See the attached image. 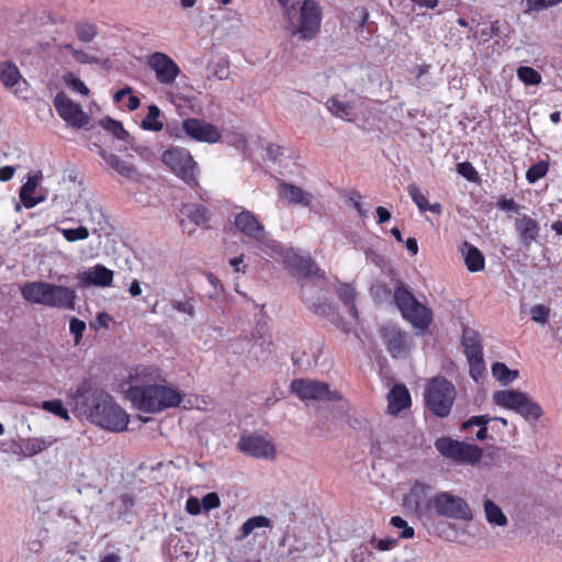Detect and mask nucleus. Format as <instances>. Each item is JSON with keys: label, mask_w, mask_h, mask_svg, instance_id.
Here are the masks:
<instances>
[{"label": "nucleus", "mask_w": 562, "mask_h": 562, "mask_svg": "<svg viewBox=\"0 0 562 562\" xmlns=\"http://www.w3.org/2000/svg\"><path fill=\"white\" fill-rule=\"evenodd\" d=\"M74 59L80 64H92L97 61V58L93 56H90L82 49L74 50L72 55Z\"/></svg>", "instance_id": "60"}, {"label": "nucleus", "mask_w": 562, "mask_h": 562, "mask_svg": "<svg viewBox=\"0 0 562 562\" xmlns=\"http://www.w3.org/2000/svg\"><path fill=\"white\" fill-rule=\"evenodd\" d=\"M549 169V164L547 161H540L533 166H531L526 172V179L529 183H535L539 179L543 178Z\"/></svg>", "instance_id": "44"}, {"label": "nucleus", "mask_w": 562, "mask_h": 562, "mask_svg": "<svg viewBox=\"0 0 562 562\" xmlns=\"http://www.w3.org/2000/svg\"><path fill=\"white\" fill-rule=\"evenodd\" d=\"M381 338L393 358L405 357L411 349L409 336L394 325H384L380 329Z\"/></svg>", "instance_id": "15"}, {"label": "nucleus", "mask_w": 562, "mask_h": 562, "mask_svg": "<svg viewBox=\"0 0 562 562\" xmlns=\"http://www.w3.org/2000/svg\"><path fill=\"white\" fill-rule=\"evenodd\" d=\"M458 172L462 175L464 178L472 180L475 173L473 166L470 162H461L457 167Z\"/></svg>", "instance_id": "61"}, {"label": "nucleus", "mask_w": 562, "mask_h": 562, "mask_svg": "<svg viewBox=\"0 0 562 562\" xmlns=\"http://www.w3.org/2000/svg\"><path fill=\"white\" fill-rule=\"evenodd\" d=\"M100 124L104 130L111 132L117 139L127 140L130 134L125 131L121 122L106 117L101 120Z\"/></svg>", "instance_id": "41"}, {"label": "nucleus", "mask_w": 562, "mask_h": 562, "mask_svg": "<svg viewBox=\"0 0 562 562\" xmlns=\"http://www.w3.org/2000/svg\"><path fill=\"white\" fill-rule=\"evenodd\" d=\"M491 420H492V417H490L488 415L473 416L462 424V428L469 429L472 426L486 427V425Z\"/></svg>", "instance_id": "56"}, {"label": "nucleus", "mask_w": 562, "mask_h": 562, "mask_svg": "<svg viewBox=\"0 0 562 562\" xmlns=\"http://www.w3.org/2000/svg\"><path fill=\"white\" fill-rule=\"evenodd\" d=\"M493 402L504 408L515 411L526 420L537 422L542 409L527 393L518 390H501L493 394Z\"/></svg>", "instance_id": "7"}, {"label": "nucleus", "mask_w": 562, "mask_h": 562, "mask_svg": "<svg viewBox=\"0 0 562 562\" xmlns=\"http://www.w3.org/2000/svg\"><path fill=\"white\" fill-rule=\"evenodd\" d=\"M562 2V0H526V12L541 11L554 7Z\"/></svg>", "instance_id": "49"}, {"label": "nucleus", "mask_w": 562, "mask_h": 562, "mask_svg": "<svg viewBox=\"0 0 562 562\" xmlns=\"http://www.w3.org/2000/svg\"><path fill=\"white\" fill-rule=\"evenodd\" d=\"M284 263L301 276L311 277L318 272L316 263L310 257H303L293 250L283 254Z\"/></svg>", "instance_id": "22"}, {"label": "nucleus", "mask_w": 562, "mask_h": 562, "mask_svg": "<svg viewBox=\"0 0 562 562\" xmlns=\"http://www.w3.org/2000/svg\"><path fill=\"white\" fill-rule=\"evenodd\" d=\"M15 168L12 166H5L0 168V181H9L13 178Z\"/></svg>", "instance_id": "63"}, {"label": "nucleus", "mask_w": 562, "mask_h": 562, "mask_svg": "<svg viewBox=\"0 0 562 562\" xmlns=\"http://www.w3.org/2000/svg\"><path fill=\"white\" fill-rule=\"evenodd\" d=\"M279 194L286 203L300 204L303 206L310 205L313 199L311 193L305 192L297 186L284 181H280L279 183Z\"/></svg>", "instance_id": "26"}, {"label": "nucleus", "mask_w": 562, "mask_h": 562, "mask_svg": "<svg viewBox=\"0 0 562 562\" xmlns=\"http://www.w3.org/2000/svg\"><path fill=\"white\" fill-rule=\"evenodd\" d=\"M393 299L402 316L414 328L424 331L429 327L432 322V312L418 302L415 295L402 282H397Z\"/></svg>", "instance_id": "4"}, {"label": "nucleus", "mask_w": 562, "mask_h": 562, "mask_svg": "<svg viewBox=\"0 0 562 562\" xmlns=\"http://www.w3.org/2000/svg\"><path fill=\"white\" fill-rule=\"evenodd\" d=\"M201 502H202V507L206 512H209L211 509H215V508L220 507V505H221L220 497H218L217 493H215V492H211V493H207L206 495H204L203 498L201 499Z\"/></svg>", "instance_id": "54"}, {"label": "nucleus", "mask_w": 562, "mask_h": 562, "mask_svg": "<svg viewBox=\"0 0 562 562\" xmlns=\"http://www.w3.org/2000/svg\"><path fill=\"white\" fill-rule=\"evenodd\" d=\"M468 361L470 364V374L475 381H477L485 372L483 355L479 357H470L468 358Z\"/></svg>", "instance_id": "47"}, {"label": "nucleus", "mask_w": 562, "mask_h": 562, "mask_svg": "<svg viewBox=\"0 0 562 562\" xmlns=\"http://www.w3.org/2000/svg\"><path fill=\"white\" fill-rule=\"evenodd\" d=\"M125 393L132 404L145 413L177 407L182 401V395L176 389L162 383L130 386Z\"/></svg>", "instance_id": "3"}, {"label": "nucleus", "mask_w": 562, "mask_h": 562, "mask_svg": "<svg viewBox=\"0 0 562 562\" xmlns=\"http://www.w3.org/2000/svg\"><path fill=\"white\" fill-rule=\"evenodd\" d=\"M549 314L550 308L542 304L535 305L530 310L531 319L538 324H546L548 322Z\"/></svg>", "instance_id": "50"}, {"label": "nucleus", "mask_w": 562, "mask_h": 562, "mask_svg": "<svg viewBox=\"0 0 562 562\" xmlns=\"http://www.w3.org/2000/svg\"><path fill=\"white\" fill-rule=\"evenodd\" d=\"M348 199L350 202H352V205L358 211L359 215L362 217H366L367 211L363 210V207L360 203V199H361L360 193L358 191H351L348 195Z\"/></svg>", "instance_id": "58"}, {"label": "nucleus", "mask_w": 562, "mask_h": 562, "mask_svg": "<svg viewBox=\"0 0 562 562\" xmlns=\"http://www.w3.org/2000/svg\"><path fill=\"white\" fill-rule=\"evenodd\" d=\"M162 162L190 187L198 186V164L189 150L180 147L166 149L161 156Z\"/></svg>", "instance_id": "8"}, {"label": "nucleus", "mask_w": 562, "mask_h": 562, "mask_svg": "<svg viewBox=\"0 0 562 562\" xmlns=\"http://www.w3.org/2000/svg\"><path fill=\"white\" fill-rule=\"evenodd\" d=\"M48 284L43 281L27 282L22 286L21 294L30 303L45 305Z\"/></svg>", "instance_id": "29"}, {"label": "nucleus", "mask_w": 562, "mask_h": 562, "mask_svg": "<svg viewBox=\"0 0 562 562\" xmlns=\"http://www.w3.org/2000/svg\"><path fill=\"white\" fill-rule=\"evenodd\" d=\"M456 395L454 385L442 376L432 378L424 393L427 408L439 418H446L450 414Z\"/></svg>", "instance_id": "5"}, {"label": "nucleus", "mask_w": 562, "mask_h": 562, "mask_svg": "<svg viewBox=\"0 0 562 562\" xmlns=\"http://www.w3.org/2000/svg\"><path fill=\"white\" fill-rule=\"evenodd\" d=\"M387 412L391 415L398 414L411 404V395L405 385L396 384L387 395Z\"/></svg>", "instance_id": "27"}, {"label": "nucleus", "mask_w": 562, "mask_h": 562, "mask_svg": "<svg viewBox=\"0 0 562 562\" xmlns=\"http://www.w3.org/2000/svg\"><path fill=\"white\" fill-rule=\"evenodd\" d=\"M339 299L349 307V313L358 318V310L355 304L357 292L350 284H341L337 289Z\"/></svg>", "instance_id": "35"}, {"label": "nucleus", "mask_w": 562, "mask_h": 562, "mask_svg": "<svg viewBox=\"0 0 562 562\" xmlns=\"http://www.w3.org/2000/svg\"><path fill=\"white\" fill-rule=\"evenodd\" d=\"M515 229L518 233L520 245L526 248L536 241L539 235L538 223L527 215H522L515 220Z\"/></svg>", "instance_id": "23"}, {"label": "nucleus", "mask_w": 562, "mask_h": 562, "mask_svg": "<svg viewBox=\"0 0 562 562\" xmlns=\"http://www.w3.org/2000/svg\"><path fill=\"white\" fill-rule=\"evenodd\" d=\"M269 526H270V519H268L267 517H265V516L251 517L243 524V526L240 528V532H241L240 538L241 539L247 538L257 528L269 527Z\"/></svg>", "instance_id": "40"}, {"label": "nucleus", "mask_w": 562, "mask_h": 562, "mask_svg": "<svg viewBox=\"0 0 562 562\" xmlns=\"http://www.w3.org/2000/svg\"><path fill=\"white\" fill-rule=\"evenodd\" d=\"M160 115V110L157 105H149L148 106V113L146 117L142 121V127L144 130L148 131H161L162 130V123L158 121V117Z\"/></svg>", "instance_id": "39"}, {"label": "nucleus", "mask_w": 562, "mask_h": 562, "mask_svg": "<svg viewBox=\"0 0 562 562\" xmlns=\"http://www.w3.org/2000/svg\"><path fill=\"white\" fill-rule=\"evenodd\" d=\"M483 509L488 524L497 527H505L508 525L506 515L502 508L492 499L484 501Z\"/></svg>", "instance_id": "33"}, {"label": "nucleus", "mask_w": 562, "mask_h": 562, "mask_svg": "<svg viewBox=\"0 0 562 562\" xmlns=\"http://www.w3.org/2000/svg\"><path fill=\"white\" fill-rule=\"evenodd\" d=\"M407 191L414 203L419 209V211L426 212V207L429 202L427 201L426 196L422 193L420 189L415 183H411L407 187Z\"/></svg>", "instance_id": "46"}, {"label": "nucleus", "mask_w": 562, "mask_h": 562, "mask_svg": "<svg viewBox=\"0 0 562 562\" xmlns=\"http://www.w3.org/2000/svg\"><path fill=\"white\" fill-rule=\"evenodd\" d=\"M75 33L80 42L90 43L98 35V29L94 24L88 22H77Z\"/></svg>", "instance_id": "38"}, {"label": "nucleus", "mask_w": 562, "mask_h": 562, "mask_svg": "<svg viewBox=\"0 0 562 562\" xmlns=\"http://www.w3.org/2000/svg\"><path fill=\"white\" fill-rule=\"evenodd\" d=\"M42 407L45 411L65 419V420L69 419V414H68L67 409L64 407L63 403L58 400L45 401V402H43Z\"/></svg>", "instance_id": "45"}, {"label": "nucleus", "mask_w": 562, "mask_h": 562, "mask_svg": "<svg viewBox=\"0 0 562 562\" xmlns=\"http://www.w3.org/2000/svg\"><path fill=\"white\" fill-rule=\"evenodd\" d=\"M283 9L284 29L292 37L310 42L319 32L322 10L315 0H304L297 9L295 0H278Z\"/></svg>", "instance_id": "2"}, {"label": "nucleus", "mask_w": 562, "mask_h": 562, "mask_svg": "<svg viewBox=\"0 0 562 562\" xmlns=\"http://www.w3.org/2000/svg\"><path fill=\"white\" fill-rule=\"evenodd\" d=\"M0 82L15 95L21 92V86H27L16 65L10 60L0 61Z\"/></svg>", "instance_id": "21"}, {"label": "nucleus", "mask_w": 562, "mask_h": 562, "mask_svg": "<svg viewBox=\"0 0 562 562\" xmlns=\"http://www.w3.org/2000/svg\"><path fill=\"white\" fill-rule=\"evenodd\" d=\"M493 376L503 384L513 382L518 375V370H510L503 362H496L492 367Z\"/></svg>", "instance_id": "37"}, {"label": "nucleus", "mask_w": 562, "mask_h": 562, "mask_svg": "<svg viewBox=\"0 0 562 562\" xmlns=\"http://www.w3.org/2000/svg\"><path fill=\"white\" fill-rule=\"evenodd\" d=\"M371 294L375 299L389 297L391 294V290L386 284L378 282L371 286Z\"/></svg>", "instance_id": "57"}, {"label": "nucleus", "mask_w": 562, "mask_h": 562, "mask_svg": "<svg viewBox=\"0 0 562 562\" xmlns=\"http://www.w3.org/2000/svg\"><path fill=\"white\" fill-rule=\"evenodd\" d=\"M431 487L427 484L415 483L409 493L404 498V505L407 509L418 517L430 518L432 515V497H429Z\"/></svg>", "instance_id": "13"}, {"label": "nucleus", "mask_w": 562, "mask_h": 562, "mask_svg": "<svg viewBox=\"0 0 562 562\" xmlns=\"http://www.w3.org/2000/svg\"><path fill=\"white\" fill-rule=\"evenodd\" d=\"M187 220L198 226L205 225L210 220L209 211L205 206L200 204H183L180 210L179 224L183 231H187Z\"/></svg>", "instance_id": "25"}, {"label": "nucleus", "mask_w": 562, "mask_h": 562, "mask_svg": "<svg viewBox=\"0 0 562 562\" xmlns=\"http://www.w3.org/2000/svg\"><path fill=\"white\" fill-rule=\"evenodd\" d=\"M56 441L57 439L50 436L46 438H30L22 446L16 447L20 448L22 456L32 457L44 451Z\"/></svg>", "instance_id": "31"}, {"label": "nucleus", "mask_w": 562, "mask_h": 562, "mask_svg": "<svg viewBox=\"0 0 562 562\" xmlns=\"http://www.w3.org/2000/svg\"><path fill=\"white\" fill-rule=\"evenodd\" d=\"M517 76L526 85H538L541 81V75L536 69L528 66L519 67Z\"/></svg>", "instance_id": "43"}, {"label": "nucleus", "mask_w": 562, "mask_h": 562, "mask_svg": "<svg viewBox=\"0 0 562 562\" xmlns=\"http://www.w3.org/2000/svg\"><path fill=\"white\" fill-rule=\"evenodd\" d=\"M75 409L86 415L94 425L121 432L127 429L128 415L110 395L92 389L83 381L69 394Z\"/></svg>", "instance_id": "1"}, {"label": "nucleus", "mask_w": 562, "mask_h": 562, "mask_svg": "<svg viewBox=\"0 0 562 562\" xmlns=\"http://www.w3.org/2000/svg\"><path fill=\"white\" fill-rule=\"evenodd\" d=\"M432 513L446 518L470 521L472 510L464 498L449 492H441L432 497Z\"/></svg>", "instance_id": "10"}, {"label": "nucleus", "mask_w": 562, "mask_h": 562, "mask_svg": "<svg viewBox=\"0 0 562 562\" xmlns=\"http://www.w3.org/2000/svg\"><path fill=\"white\" fill-rule=\"evenodd\" d=\"M234 224L236 228L247 237L266 244L267 236L263 225L258 221L254 213L244 210L235 216Z\"/></svg>", "instance_id": "18"}, {"label": "nucleus", "mask_w": 562, "mask_h": 562, "mask_svg": "<svg viewBox=\"0 0 562 562\" xmlns=\"http://www.w3.org/2000/svg\"><path fill=\"white\" fill-rule=\"evenodd\" d=\"M41 180L42 173L37 172L33 176H30L26 182L21 187L20 199L26 209H32L44 201L45 198L43 195L34 196L35 190L38 187Z\"/></svg>", "instance_id": "28"}, {"label": "nucleus", "mask_w": 562, "mask_h": 562, "mask_svg": "<svg viewBox=\"0 0 562 562\" xmlns=\"http://www.w3.org/2000/svg\"><path fill=\"white\" fill-rule=\"evenodd\" d=\"M69 330L75 337V344L78 345L86 330V323L77 317H72L69 323Z\"/></svg>", "instance_id": "52"}, {"label": "nucleus", "mask_w": 562, "mask_h": 562, "mask_svg": "<svg viewBox=\"0 0 562 562\" xmlns=\"http://www.w3.org/2000/svg\"><path fill=\"white\" fill-rule=\"evenodd\" d=\"M98 151L100 156L103 158L108 168L115 170L119 175L123 177H130L135 173V168L127 164L126 161L120 159L116 155L106 153L103 148L98 146Z\"/></svg>", "instance_id": "30"}, {"label": "nucleus", "mask_w": 562, "mask_h": 562, "mask_svg": "<svg viewBox=\"0 0 562 562\" xmlns=\"http://www.w3.org/2000/svg\"><path fill=\"white\" fill-rule=\"evenodd\" d=\"M499 207L504 211H513L516 213H518V210H519L518 204L512 199H503L499 202Z\"/></svg>", "instance_id": "62"}, {"label": "nucleus", "mask_w": 562, "mask_h": 562, "mask_svg": "<svg viewBox=\"0 0 562 562\" xmlns=\"http://www.w3.org/2000/svg\"><path fill=\"white\" fill-rule=\"evenodd\" d=\"M238 448L241 452L252 458L273 459L276 457L274 445L257 434L241 436L238 441Z\"/></svg>", "instance_id": "16"}, {"label": "nucleus", "mask_w": 562, "mask_h": 562, "mask_svg": "<svg viewBox=\"0 0 562 562\" xmlns=\"http://www.w3.org/2000/svg\"><path fill=\"white\" fill-rule=\"evenodd\" d=\"M130 386H137V385H150V384H157V383H165L166 380L164 379L161 372L153 367H146V366H138L136 367L133 372H130Z\"/></svg>", "instance_id": "24"}, {"label": "nucleus", "mask_w": 562, "mask_h": 562, "mask_svg": "<svg viewBox=\"0 0 562 562\" xmlns=\"http://www.w3.org/2000/svg\"><path fill=\"white\" fill-rule=\"evenodd\" d=\"M54 105L59 116L70 126L80 128L89 122V116L80 104L75 103L64 92H58L54 98Z\"/></svg>", "instance_id": "14"}, {"label": "nucleus", "mask_w": 562, "mask_h": 562, "mask_svg": "<svg viewBox=\"0 0 562 562\" xmlns=\"http://www.w3.org/2000/svg\"><path fill=\"white\" fill-rule=\"evenodd\" d=\"M76 297L77 293L74 289L49 283L45 305L64 310H75Z\"/></svg>", "instance_id": "19"}, {"label": "nucleus", "mask_w": 562, "mask_h": 562, "mask_svg": "<svg viewBox=\"0 0 562 562\" xmlns=\"http://www.w3.org/2000/svg\"><path fill=\"white\" fill-rule=\"evenodd\" d=\"M463 247L465 249L464 261L468 269L471 272H477L484 269V256L482 252L474 246L469 243H464Z\"/></svg>", "instance_id": "34"}, {"label": "nucleus", "mask_w": 562, "mask_h": 562, "mask_svg": "<svg viewBox=\"0 0 562 562\" xmlns=\"http://www.w3.org/2000/svg\"><path fill=\"white\" fill-rule=\"evenodd\" d=\"M59 231L64 238L69 243L85 240L89 237V229L85 226H79L76 228H59Z\"/></svg>", "instance_id": "42"}, {"label": "nucleus", "mask_w": 562, "mask_h": 562, "mask_svg": "<svg viewBox=\"0 0 562 562\" xmlns=\"http://www.w3.org/2000/svg\"><path fill=\"white\" fill-rule=\"evenodd\" d=\"M435 448L445 458L460 464H476L483 457V450L473 443L441 437L435 441Z\"/></svg>", "instance_id": "9"}, {"label": "nucleus", "mask_w": 562, "mask_h": 562, "mask_svg": "<svg viewBox=\"0 0 562 562\" xmlns=\"http://www.w3.org/2000/svg\"><path fill=\"white\" fill-rule=\"evenodd\" d=\"M462 345L464 347L467 358L483 355L480 335L473 329L465 328L463 330Z\"/></svg>", "instance_id": "32"}, {"label": "nucleus", "mask_w": 562, "mask_h": 562, "mask_svg": "<svg viewBox=\"0 0 562 562\" xmlns=\"http://www.w3.org/2000/svg\"><path fill=\"white\" fill-rule=\"evenodd\" d=\"M291 391L302 401H333L341 398L337 392L329 390L327 383L315 380H293L291 383Z\"/></svg>", "instance_id": "11"}, {"label": "nucleus", "mask_w": 562, "mask_h": 562, "mask_svg": "<svg viewBox=\"0 0 562 562\" xmlns=\"http://www.w3.org/2000/svg\"><path fill=\"white\" fill-rule=\"evenodd\" d=\"M396 544V540L392 538L381 539L376 542V548L381 551H387Z\"/></svg>", "instance_id": "64"}, {"label": "nucleus", "mask_w": 562, "mask_h": 562, "mask_svg": "<svg viewBox=\"0 0 562 562\" xmlns=\"http://www.w3.org/2000/svg\"><path fill=\"white\" fill-rule=\"evenodd\" d=\"M186 134L194 140L214 144L221 139V132L205 121L187 119L182 123Z\"/></svg>", "instance_id": "17"}, {"label": "nucleus", "mask_w": 562, "mask_h": 562, "mask_svg": "<svg viewBox=\"0 0 562 562\" xmlns=\"http://www.w3.org/2000/svg\"><path fill=\"white\" fill-rule=\"evenodd\" d=\"M64 80L66 85L75 92H79L83 95H87L89 93V89L85 85V82L76 77L74 74L69 72L65 75Z\"/></svg>", "instance_id": "48"}, {"label": "nucleus", "mask_w": 562, "mask_h": 562, "mask_svg": "<svg viewBox=\"0 0 562 562\" xmlns=\"http://www.w3.org/2000/svg\"><path fill=\"white\" fill-rule=\"evenodd\" d=\"M171 306L175 311H178L180 313L188 314L191 318L194 317V305L190 300L187 301H178L172 300Z\"/></svg>", "instance_id": "53"}, {"label": "nucleus", "mask_w": 562, "mask_h": 562, "mask_svg": "<svg viewBox=\"0 0 562 562\" xmlns=\"http://www.w3.org/2000/svg\"><path fill=\"white\" fill-rule=\"evenodd\" d=\"M213 77L218 80H225L229 77V67L226 59H222L215 65Z\"/></svg>", "instance_id": "55"}, {"label": "nucleus", "mask_w": 562, "mask_h": 562, "mask_svg": "<svg viewBox=\"0 0 562 562\" xmlns=\"http://www.w3.org/2000/svg\"><path fill=\"white\" fill-rule=\"evenodd\" d=\"M391 525L394 528L401 529V538L409 539L414 537V529L407 525V522L400 516L391 518Z\"/></svg>", "instance_id": "51"}, {"label": "nucleus", "mask_w": 562, "mask_h": 562, "mask_svg": "<svg viewBox=\"0 0 562 562\" xmlns=\"http://www.w3.org/2000/svg\"><path fill=\"white\" fill-rule=\"evenodd\" d=\"M147 66L155 72L157 81L164 86L173 85L181 71L176 61L161 52L150 54L147 57Z\"/></svg>", "instance_id": "12"}, {"label": "nucleus", "mask_w": 562, "mask_h": 562, "mask_svg": "<svg viewBox=\"0 0 562 562\" xmlns=\"http://www.w3.org/2000/svg\"><path fill=\"white\" fill-rule=\"evenodd\" d=\"M493 402L504 408L515 411L526 420L537 422L542 409L527 393L518 390H501L493 394Z\"/></svg>", "instance_id": "6"}, {"label": "nucleus", "mask_w": 562, "mask_h": 562, "mask_svg": "<svg viewBox=\"0 0 562 562\" xmlns=\"http://www.w3.org/2000/svg\"><path fill=\"white\" fill-rule=\"evenodd\" d=\"M202 502L196 497H189L186 503V510L191 515H199L201 513Z\"/></svg>", "instance_id": "59"}, {"label": "nucleus", "mask_w": 562, "mask_h": 562, "mask_svg": "<svg viewBox=\"0 0 562 562\" xmlns=\"http://www.w3.org/2000/svg\"><path fill=\"white\" fill-rule=\"evenodd\" d=\"M82 286H110L113 282V271L102 265L89 268L77 276Z\"/></svg>", "instance_id": "20"}, {"label": "nucleus", "mask_w": 562, "mask_h": 562, "mask_svg": "<svg viewBox=\"0 0 562 562\" xmlns=\"http://www.w3.org/2000/svg\"><path fill=\"white\" fill-rule=\"evenodd\" d=\"M326 106L333 115L339 119H348L353 109L349 102L340 101L336 97L329 98L326 102Z\"/></svg>", "instance_id": "36"}]
</instances>
